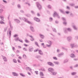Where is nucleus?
Instances as JSON below:
<instances>
[{
  "instance_id": "obj_1",
  "label": "nucleus",
  "mask_w": 78,
  "mask_h": 78,
  "mask_svg": "<svg viewBox=\"0 0 78 78\" xmlns=\"http://www.w3.org/2000/svg\"><path fill=\"white\" fill-rule=\"evenodd\" d=\"M72 29L70 28H65L64 29V32L65 33H67V31L70 33V32H72Z\"/></svg>"
},
{
  "instance_id": "obj_2",
  "label": "nucleus",
  "mask_w": 78,
  "mask_h": 78,
  "mask_svg": "<svg viewBox=\"0 0 78 78\" xmlns=\"http://www.w3.org/2000/svg\"><path fill=\"white\" fill-rule=\"evenodd\" d=\"M19 18L21 20H24L25 22H27V23H29V24H31V22H30V21H28V19H26L24 17H23L22 18L19 17Z\"/></svg>"
},
{
  "instance_id": "obj_3",
  "label": "nucleus",
  "mask_w": 78,
  "mask_h": 78,
  "mask_svg": "<svg viewBox=\"0 0 78 78\" xmlns=\"http://www.w3.org/2000/svg\"><path fill=\"white\" fill-rule=\"evenodd\" d=\"M55 16H56L57 17L58 19H60V16H59V15H58V14L57 13V12H54L53 16L54 17H55Z\"/></svg>"
},
{
  "instance_id": "obj_4",
  "label": "nucleus",
  "mask_w": 78,
  "mask_h": 78,
  "mask_svg": "<svg viewBox=\"0 0 78 78\" xmlns=\"http://www.w3.org/2000/svg\"><path fill=\"white\" fill-rule=\"evenodd\" d=\"M2 59L4 61V62H7L8 61V58H7V57H5V56H4L3 55H2Z\"/></svg>"
},
{
  "instance_id": "obj_5",
  "label": "nucleus",
  "mask_w": 78,
  "mask_h": 78,
  "mask_svg": "<svg viewBox=\"0 0 78 78\" xmlns=\"http://www.w3.org/2000/svg\"><path fill=\"white\" fill-rule=\"evenodd\" d=\"M10 28L9 30V35L10 36H11V32L12 31L11 30H12V25H10Z\"/></svg>"
},
{
  "instance_id": "obj_6",
  "label": "nucleus",
  "mask_w": 78,
  "mask_h": 78,
  "mask_svg": "<svg viewBox=\"0 0 78 78\" xmlns=\"http://www.w3.org/2000/svg\"><path fill=\"white\" fill-rule=\"evenodd\" d=\"M37 6L39 9H41L42 8V7H41V5H40V4L38 2L36 3Z\"/></svg>"
},
{
  "instance_id": "obj_7",
  "label": "nucleus",
  "mask_w": 78,
  "mask_h": 78,
  "mask_svg": "<svg viewBox=\"0 0 78 78\" xmlns=\"http://www.w3.org/2000/svg\"><path fill=\"white\" fill-rule=\"evenodd\" d=\"M67 40L68 42H70L72 40V37L71 36H69L67 37Z\"/></svg>"
},
{
  "instance_id": "obj_8",
  "label": "nucleus",
  "mask_w": 78,
  "mask_h": 78,
  "mask_svg": "<svg viewBox=\"0 0 78 78\" xmlns=\"http://www.w3.org/2000/svg\"><path fill=\"white\" fill-rule=\"evenodd\" d=\"M48 71H49V72H50V74H51V73H52V72L54 71V69H53V68H49L48 69Z\"/></svg>"
},
{
  "instance_id": "obj_9",
  "label": "nucleus",
  "mask_w": 78,
  "mask_h": 78,
  "mask_svg": "<svg viewBox=\"0 0 78 78\" xmlns=\"http://www.w3.org/2000/svg\"><path fill=\"white\" fill-rule=\"evenodd\" d=\"M12 73L14 76H19V74L16 72H12Z\"/></svg>"
},
{
  "instance_id": "obj_10",
  "label": "nucleus",
  "mask_w": 78,
  "mask_h": 78,
  "mask_svg": "<svg viewBox=\"0 0 78 78\" xmlns=\"http://www.w3.org/2000/svg\"><path fill=\"white\" fill-rule=\"evenodd\" d=\"M62 19L64 21V22H63V24H64L65 25H66V24H67V23L66 22V19L64 17L62 18Z\"/></svg>"
},
{
  "instance_id": "obj_11",
  "label": "nucleus",
  "mask_w": 78,
  "mask_h": 78,
  "mask_svg": "<svg viewBox=\"0 0 78 78\" xmlns=\"http://www.w3.org/2000/svg\"><path fill=\"white\" fill-rule=\"evenodd\" d=\"M34 20H35L36 22H40V19L37 18H36V17H34Z\"/></svg>"
},
{
  "instance_id": "obj_12",
  "label": "nucleus",
  "mask_w": 78,
  "mask_h": 78,
  "mask_svg": "<svg viewBox=\"0 0 78 78\" xmlns=\"http://www.w3.org/2000/svg\"><path fill=\"white\" fill-rule=\"evenodd\" d=\"M48 65H49V66H52V67L54 66H55L54 64L50 62H48Z\"/></svg>"
},
{
  "instance_id": "obj_13",
  "label": "nucleus",
  "mask_w": 78,
  "mask_h": 78,
  "mask_svg": "<svg viewBox=\"0 0 78 78\" xmlns=\"http://www.w3.org/2000/svg\"><path fill=\"white\" fill-rule=\"evenodd\" d=\"M30 28L32 32H34V27H33V26H31L30 27Z\"/></svg>"
},
{
  "instance_id": "obj_14",
  "label": "nucleus",
  "mask_w": 78,
  "mask_h": 78,
  "mask_svg": "<svg viewBox=\"0 0 78 78\" xmlns=\"http://www.w3.org/2000/svg\"><path fill=\"white\" fill-rule=\"evenodd\" d=\"M64 55V53H63V52H62L59 54H58V57L60 58V57H61V56H62V55Z\"/></svg>"
},
{
  "instance_id": "obj_15",
  "label": "nucleus",
  "mask_w": 78,
  "mask_h": 78,
  "mask_svg": "<svg viewBox=\"0 0 78 78\" xmlns=\"http://www.w3.org/2000/svg\"><path fill=\"white\" fill-rule=\"evenodd\" d=\"M59 11L60 12L62 13V14H65V12H64V10L62 9H59Z\"/></svg>"
},
{
  "instance_id": "obj_16",
  "label": "nucleus",
  "mask_w": 78,
  "mask_h": 78,
  "mask_svg": "<svg viewBox=\"0 0 78 78\" xmlns=\"http://www.w3.org/2000/svg\"><path fill=\"white\" fill-rule=\"evenodd\" d=\"M38 53L40 55H43V52H42V51L41 50L39 49V50H38Z\"/></svg>"
},
{
  "instance_id": "obj_17",
  "label": "nucleus",
  "mask_w": 78,
  "mask_h": 78,
  "mask_svg": "<svg viewBox=\"0 0 78 78\" xmlns=\"http://www.w3.org/2000/svg\"><path fill=\"white\" fill-rule=\"evenodd\" d=\"M35 58H37V59H40V58H41V55H36L35 56Z\"/></svg>"
},
{
  "instance_id": "obj_18",
  "label": "nucleus",
  "mask_w": 78,
  "mask_h": 78,
  "mask_svg": "<svg viewBox=\"0 0 78 78\" xmlns=\"http://www.w3.org/2000/svg\"><path fill=\"white\" fill-rule=\"evenodd\" d=\"M14 20L15 22H16L17 23H20V20H18L17 19H15Z\"/></svg>"
},
{
  "instance_id": "obj_19",
  "label": "nucleus",
  "mask_w": 78,
  "mask_h": 78,
  "mask_svg": "<svg viewBox=\"0 0 78 78\" xmlns=\"http://www.w3.org/2000/svg\"><path fill=\"white\" fill-rule=\"evenodd\" d=\"M56 73H57L56 72H55L53 71L52 72V73H51V75H55Z\"/></svg>"
},
{
  "instance_id": "obj_20",
  "label": "nucleus",
  "mask_w": 78,
  "mask_h": 78,
  "mask_svg": "<svg viewBox=\"0 0 78 78\" xmlns=\"http://www.w3.org/2000/svg\"><path fill=\"white\" fill-rule=\"evenodd\" d=\"M73 27L74 28V30H77V27L76 26V25H73Z\"/></svg>"
},
{
  "instance_id": "obj_21",
  "label": "nucleus",
  "mask_w": 78,
  "mask_h": 78,
  "mask_svg": "<svg viewBox=\"0 0 78 78\" xmlns=\"http://www.w3.org/2000/svg\"><path fill=\"white\" fill-rule=\"evenodd\" d=\"M54 63L55 64H56V65H59V62H58L54 61Z\"/></svg>"
},
{
  "instance_id": "obj_22",
  "label": "nucleus",
  "mask_w": 78,
  "mask_h": 78,
  "mask_svg": "<svg viewBox=\"0 0 78 78\" xmlns=\"http://www.w3.org/2000/svg\"><path fill=\"white\" fill-rule=\"evenodd\" d=\"M70 56L71 58H73L75 57V55L73 54H71L70 55Z\"/></svg>"
},
{
  "instance_id": "obj_23",
  "label": "nucleus",
  "mask_w": 78,
  "mask_h": 78,
  "mask_svg": "<svg viewBox=\"0 0 78 78\" xmlns=\"http://www.w3.org/2000/svg\"><path fill=\"white\" fill-rule=\"evenodd\" d=\"M69 61V59H66L65 60L63 61V63L64 64H65L66 62H67Z\"/></svg>"
},
{
  "instance_id": "obj_24",
  "label": "nucleus",
  "mask_w": 78,
  "mask_h": 78,
  "mask_svg": "<svg viewBox=\"0 0 78 78\" xmlns=\"http://www.w3.org/2000/svg\"><path fill=\"white\" fill-rule=\"evenodd\" d=\"M29 37H31L30 40L31 41H34V38H33V37H32V36H29Z\"/></svg>"
},
{
  "instance_id": "obj_25",
  "label": "nucleus",
  "mask_w": 78,
  "mask_h": 78,
  "mask_svg": "<svg viewBox=\"0 0 78 78\" xmlns=\"http://www.w3.org/2000/svg\"><path fill=\"white\" fill-rule=\"evenodd\" d=\"M26 69L27 70H29V71H31V69L29 67H27L26 68Z\"/></svg>"
},
{
  "instance_id": "obj_26",
  "label": "nucleus",
  "mask_w": 78,
  "mask_h": 78,
  "mask_svg": "<svg viewBox=\"0 0 78 78\" xmlns=\"http://www.w3.org/2000/svg\"><path fill=\"white\" fill-rule=\"evenodd\" d=\"M39 36L42 39H44V35H43L40 34Z\"/></svg>"
},
{
  "instance_id": "obj_27",
  "label": "nucleus",
  "mask_w": 78,
  "mask_h": 78,
  "mask_svg": "<svg viewBox=\"0 0 78 78\" xmlns=\"http://www.w3.org/2000/svg\"><path fill=\"white\" fill-rule=\"evenodd\" d=\"M19 37H17L15 38V41H19Z\"/></svg>"
},
{
  "instance_id": "obj_28",
  "label": "nucleus",
  "mask_w": 78,
  "mask_h": 78,
  "mask_svg": "<svg viewBox=\"0 0 78 78\" xmlns=\"http://www.w3.org/2000/svg\"><path fill=\"white\" fill-rule=\"evenodd\" d=\"M29 51H33V48H30L28 50Z\"/></svg>"
},
{
  "instance_id": "obj_29",
  "label": "nucleus",
  "mask_w": 78,
  "mask_h": 78,
  "mask_svg": "<svg viewBox=\"0 0 78 78\" xmlns=\"http://www.w3.org/2000/svg\"><path fill=\"white\" fill-rule=\"evenodd\" d=\"M72 75H75L76 74V72H73L71 73Z\"/></svg>"
},
{
  "instance_id": "obj_30",
  "label": "nucleus",
  "mask_w": 78,
  "mask_h": 78,
  "mask_svg": "<svg viewBox=\"0 0 78 78\" xmlns=\"http://www.w3.org/2000/svg\"><path fill=\"white\" fill-rule=\"evenodd\" d=\"M69 5L70 6H75V3H71L69 4Z\"/></svg>"
},
{
  "instance_id": "obj_31",
  "label": "nucleus",
  "mask_w": 78,
  "mask_h": 78,
  "mask_svg": "<svg viewBox=\"0 0 78 78\" xmlns=\"http://www.w3.org/2000/svg\"><path fill=\"white\" fill-rule=\"evenodd\" d=\"M0 8H5V6H4V5H2V4H0Z\"/></svg>"
},
{
  "instance_id": "obj_32",
  "label": "nucleus",
  "mask_w": 78,
  "mask_h": 78,
  "mask_svg": "<svg viewBox=\"0 0 78 78\" xmlns=\"http://www.w3.org/2000/svg\"><path fill=\"white\" fill-rule=\"evenodd\" d=\"M69 16H70V17H73L74 16V15L72 13H70Z\"/></svg>"
},
{
  "instance_id": "obj_33",
  "label": "nucleus",
  "mask_w": 78,
  "mask_h": 78,
  "mask_svg": "<svg viewBox=\"0 0 78 78\" xmlns=\"http://www.w3.org/2000/svg\"><path fill=\"white\" fill-rule=\"evenodd\" d=\"M20 75L22 76H23V77H25V75H24L22 73H20Z\"/></svg>"
},
{
  "instance_id": "obj_34",
  "label": "nucleus",
  "mask_w": 78,
  "mask_h": 78,
  "mask_svg": "<svg viewBox=\"0 0 78 78\" xmlns=\"http://www.w3.org/2000/svg\"><path fill=\"white\" fill-rule=\"evenodd\" d=\"M40 70H41L42 71H44V72H45V69L44 68H42L41 69H40Z\"/></svg>"
},
{
  "instance_id": "obj_35",
  "label": "nucleus",
  "mask_w": 78,
  "mask_h": 78,
  "mask_svg": "<svg viewBox=\"0 0 78 78\" xmlns=\"http://www.w3.org/2000/svg\"><path fill=\"white\" fill-rule=\"evenodd\" d=\"M0 18L2 20H3V19H4V17L3 16H0Z\"/></svg>"
},
{
  "instance_id": "obj_36",
  "label": "nucleus",
  "mask_w": 78,
  "mask_h": 78,
  "mask_svg": "<svg viewBox=\"0 0 78 78\" xmlns=\"http://www.w3.org/2000/svg\"><path fill=\"white\" fill-rule=\"evenodd\" d=\"M23 50L24 51H28V50L26 48H23Z\"/></svg>"
},
{
  "instance_id": "obj_37",
  "label": "nucleus",
  "mask_w": 78,
  "mask_h": 78,
  "mask_svg": "<svg viewBox=\"0 0 78 78\" xmlns=\"http://www.w3.org/2000/svg\"><path fill=\"white\" fill-rule=\"evenodd\" d=\"M0 23L1 24H5V23L2 21H0Z\"/></svg>"
},
{
  "instance_id": "obj_38",
  "label": "nucleus",
  "mask_w": 78,
  "mask_h": 78,
  "mask_svg": "<svg viewBox=\"0 0 78 78\" xmlns=\"http://www.w3.org/2000/svg\"><path fill=\"white\" fill-rule=\"evenodd\" d=\"M71 46L72 48H73L75 47V45H74V44H71Z\"/></svg>"
},
{
  "instance_id": "obj_39",
  "label": "nucleus",
  "mask_w": 78,
  "mask_h": 78,
  "mask_svg": "<svg viewBox=\"0 0 78 78\" xmlns=\"http://www.w3.org/2000/svg\"><path fill=\"white\" fill-rule=\"evenodd\" d=\"M52 30L53 31H54V32H56V29L54 28H53Z\"/></svg>"
},
{
  "instance_id": "obj_40",
  "label": "nucleus",
  "mask_w": 78,
  "mask_h": 78,
  "mask_svg": "<svg viewBox=\"0 0 78 78\" xmlns=\"http://www.w3.org/2000/svg\"><path fill=\"white\" fill-rule=\"evenodd\" d=\"M25 42H26V43H28L29 42V41L28 40H27V39H26L25 40Z\"/></svg>"
},
{
  "instance_id": "obj_41",
  "label": "nucleus",
  "mask_w": 78,
  "mask_h": 78,
  "mask_svg": "<svg viewBox=\"0 0 78 78\" xmlns=\"http://www.w3.org/2000/svg\"><path fill=\"white\" fill-rule=\"evenodd\" d=\"M35 45H37V46H38V47H39V45H38V43H37V42L35 41Z\"/></svg>"
},
{
  "instance_id": "obj_42",
  "label": "nucleus",
  "mask_w": 78,
  "mask_h": 78,
  "mask_svg": "<svg viewBox=\"0 0 78 78\" xmlns=\"http://www.w3.org/2000/svg\"><path fill=\"white\" fill-rule=\"evenodd\" d=\"M40 74L41 76H44V74H43V73H42V72H41Z\"/></svg>"
},
{
  "instance_id": "obj_43",
  "label": "nucleus",
  "mask_w": 78,
  "mask_h": 78,
  "mask_svg": "<svg viewBox=\"0 0 78 78\" xmlns=\"http://www.w3.org/2000/svg\"><path fill=\"white\" fill-rule=\"evenodd\" d=\"M13 62L15 63H17V61H16V59H13Z\"/></svg>"
},
{
  "instance_id": "obj_44",
  "label": "nucleus",
  "mask_w": 78,
  "mask_h": 78,
  "mask_svg": "<svg viewBox=\"0 0 78 78\" xmlns=\"http://www.w3.org/2000/svg\"><path fill=\"white\" fill-rule=\"evenodd\" d=\"M48 8L49 9H51V6L50 5H49L48 6Z\"/></svg>"
},
{
  "instance_id": "obj_45",
  "label": "nucleus",
  "mask_w": 78,
  "mask_h": 78,
  "mask_svg": "<svg viewBox=\"0 0 78 78\" xmlns=\"http://www.w3.org/2000/svg\"><path fill=\"white\" fill-rule=\"evenodd\" d=\"M46 45L47 47H50V46H51V44H49V45L46 44Z\"/></svg>"
},
{
  "instance_id": "obj_46",
  "label": "nucleus",
  "mask_w": 78,
  "mask_h": 78,
  "mask_svg": "<svg viewBox=\"0 0 78 78\" xmlns=\"http://www.w3.org/2000/svg\"><path fill=\"white\" fill-rule=\"evenodd\" d=\"M3 10L2 9H0V13H2L3 12Z\"/></svg>"
},
{
  "instance_id": "obj_47",
  "label": "nucleus",
  "mask_w": 78,
  "mask_h": 78,
  "mask_svg": "<svg viewBox=\"0 0 78 78\" xmlns=\"http://www.w3.org/2000/svg\"><path fill=\"white\" fill-rule=\"evenodd\" d=\"M3 2H4V3H5V4H6V3H8V2L4 0H3Z\"/></svg>"
},
{
  "instance_id": "obj_48",
  "label": "nucleus",
  "mask_w": 78,
  "mask_h": 78,
  "mask_svg": "<svg viewBox=\"0 0 78 78\" xmlns=\"http://www.w3.org/2000/svg\"><path fill=\"white\" fill-rule=\"evenodd\" d=\"M52 20H53V18H49V21L50 22H51V21H52Z\"/></svg>"
},
{
  "instance_id": "obj_49",
  "label": "nucleus",
  "mask_w": 78,
  "mask_h": 78,
  "mask_svg": "<svg viewBox=\"0 0 78 78\" xmlns=\"http://www.w3.org/2000/svg\"><path fill=\"white\" fill-rule=\"evenodd\" d=\"M57 53H59L60 52V49H58L57 50Z\"/></svg>"
},
{
  "instance_id": "obj_50",
  "label": "nucleus",
  "mask_w": 78,
  "mask_h": 78,
  "mask_svg": "<svg viewBox=\"0 0 78 78\" xmlns=\"http://www.w3.org/2000/svg\"><path fill=\"white\" fill-rule=\"evenodd\" d=\"M39 49H36L35 50H34V52H36V51H39Z\"/></svg>"
},
{
  "instance_id": "obj_51",
  "label": "nucleus",
  "mask_w": 78,
  "mask_h": 78,
  "mask_svg": "<svg viewBox=\"0 0 78 78\" xmlns=\"http://www.w3.org/2000/svg\"><path fill=\"white\" fill-rule=\"evenodd\" d=\"M38 60H39V61L41 62H42L43 61V60L41 59V58H39Z\"/></svg>"
},
{
  "instance_id": "obj_52",
  "label": "nucleus",
  "mask_w": 78,
  "mask_h": 78,
  "mask_svg": "<svg viewBox=\"0 0 78 78\" xmlns=\"http://www.w3.org/2000/svg\"><path fill=\"white\" fill-rule=\"evenodd\" d=\"M53 59H55V60H57V59H58L57 58L55 57H53Z\"/></svg>"
},
{
  "instance_id": "obj_53",
  "label": "nucleus",
  "mask_w": 78,
  "mask_h": 78,
  "mask_svg": "<svg viewBox=\"0 0 78 78\" xmlns=\"http://www.w3.org/2000/svg\"><path fill=\"white\" fill-rule=\"evenodd\" d=\"M17 36H18V35L17 34H16L14 35H13L14 37H16Z\"/></svg>"
},
{
  "instance_id": "obj_54",
  "label": "nucleus",
  "mask_w": 78,
  "mask_h": 78,
  "mask_svg": "<svg viewBox=\"0 0 78 78\" xmlns=\"http://www.w3.org/2000/svg\"><path fill=\"white\" fill-rule=\"evenodd\" d=\"M48 44H51V41H48Z\"/></svg>"
},
{
  "instance_id": "obj_55",
  "label": "nucleus",
  "mask_w": 78,
  "mask_h": 78,
  "mask_svg": "<svg viewBox=\"0 0 78 78\" xmlns=\"http://www.w3.org/2000/svg\"><path fill=\"white\" fill-rule=\"evenodd\" d=\"M18 8L19 9H20V8H21V6H20V5L18 4Z\"/></svg>"
},
{
  "instance_id": "obj_56",
  "label": "nucleus",
  "mask_w": 78,
  "mask_h": 78,
  "mask_svg": "<svg viewBox=\"0 0 78 78\" xmlns=\"http://www.w3.org/2000/svg\"><path fill=\"white\" fill-rule=\"evenodd\" d=\"M16 52L17 53H20V51L19 50H16Z\"/></svg>"
},
{
  "instance_id": "obj_57",
  "label": "nucleus",
  "mask_w": 78,
  "mask_h": 78,
  "mask_svg": "<svg viewBox=\"0 0 78 78\" xmlns=\"http://www.w3.org/2000/svg\"><path fill=\"white\" fill-rule=\"evenodd\" d=\"M6 30H7V27H5L4 28V31L5 32H6Z\"/></svg>"
},
{
  "instance_id": "obj_58",
  "label": "nucleus",
  "mask_w": 78,
  "mask_h": 78,
  "mask_svg": "<svg viewBox=\"0 0 78 78\" xmlns=\"http://www.w3.org/2000/svg\"><path fill=\"white\" fill-rule=\"evenodd\" d=\"M23 57L24 58H27V56H26V55H25V54L23 55Z\"/></svg>"
},
{
  "instance_id": "obj_59",
  "label": "nucleus",
  "mask_w": 78,
  "mask_h": 78,
  "mask_svg": "<svg viewBox=\"0 0 78 78\" xmlns=\"http://www.w3.org/2000/svg\"><path fill=\"white\" fill-rule=\"evenodd\" d=\"M39 41L41 42H43V40H42V39H40Z\"/></svg>"
},
{
  "instance_id": "obj_60",
  "label": "nucleus",
  "mask_w": 78,
  "mask_h": 78,
  "mask_svg": "<svg viewBox=\"0 0 78 78\" xmlns=\"http://www.w3.org/2000/svg\"><path fill=\"white\" fill-rule=\"evenodd\" d=\"M26 4H27V5H28V6H30V3H28L27 2H26Z\"/></svg>"
},
{
  "instance_id": "obj_61",
  "label": "nucleus",
  "mask_w": 78,
  "mask_h": 78,
  "mask_svg": "<svg viewBox=\"0 0 78 78\" xmlns=\"http://www.w3.org/2000/svg\"><path fill=\"white\" fill-rule=\"evenodd\" d=\"M75 38L76 39H77V40H78V36H76L75 37Z\"/></svg>"
},
{
  "instance_id": "obj_62",
  "label": "nucleus",
  "mask_w": 78,
  "mask_h": 78,
  "mask_svg": "<svg viewBox=\"0 0 78 78\" xmlns=\"http://www.w3.org/2000/svg\"><path fill=\"white\" fill-rule=\"evenodd\" d=\"M31 13H32L33 14H34V11L33 10L31 11Z\"/></svg>"
},
{
  "instance_id": "obj_63",
  "label": "nucleus",
  "mask_w": 78,
  "mask_h": 78,
  "mask_svg": "<svg viewBox=\"0 0 78 78\" xmlns=\"http://www.w3.org/2000/svg\"><path fill=\"white\" fill-rule=\"evenodd\" d=\"M78 67V64H76L74 66V67Z\"/></svg>"
},
{
  "instance_id": "obj_64",
  "label": "nucleus",
  "mask_w": 78,
  "mask_h": 78,
  "mask_svg": "<svg viewBox=\"0 0 78 78\" xmlns=\"http://www.w3.org/2000/svg\"><path fill=\"white\" fill-rule=\"evenodd\" d=\"M67 9H70V7H69L67 6H66V8Z\"/></svg>"
}]
</instances>
